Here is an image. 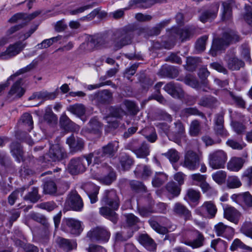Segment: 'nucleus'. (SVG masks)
<instances>
[{
  "label": "nucleus",
  "instance_id": "42",
  "mask_svg": "<svg viewBox=\"0 0 252 252\" xmlns=\"http://www.w3.org/2000/svg\"><path fill=\"white\" fill-rule=\"evenodd\" d=\"M123 104L125 106L127 110L133 115H136L139 111L138 107L132 101L125 99L123 101Z\"/></svg>",
  "mask_w": 252,
  "mask_h": 252
},
{
  "label": "nucleus",
  "instance_id": "32",
  "mask_svg": "<svg viewBox=\"0 0 252 252\" xmlns=\"http://www.w3.org/2000/svg\"><path fill=\"white\" fill-rule=\"evenodd\" d=\"M137 176H140L143 179H146L152 174V172L150 167L145 165H140L137 166L135 171Z\"/></svg>",
  "mask_w": 252,
  "mask_h": 252
},
{
  "label": "nucleus",
  "instance_id": "30",
  "mask_svg": "<svg viewBox=\"0 0 252 252\" xmlns=\"http://www.w3.org/2000/svg\"><path fill=\"white\" fill-rule=\"evenodd\" d=\"M228 68L232 70H238L245 65L244 62L236 57L229 58L227 60Z\"/></svg>",
  "mask_w": 252,
  "mask_h": 252
},
{
  "label": "nucleus",
  "instance_id": "49",
  "mask_svg": "<svg viewBox=\"0 0 252 252\" xmlns=\"http://www.w3.org/2000/svg\"><path fill=\"white\" fill-rule=\"evenodd\" d=\"M226 174L225 171L220 170L212 175L213 180L218 184H221L225 181Z\"/></svg>",
  "mask_w": 252,
  "mask_h": 252
},
{
  "label": "nucleus",
  "instance_id": "64",
  "mask_svg": "<svg viewBox=\"0 0 252 252\" xmlns=\"http://www.w3.org/2000/svg\"><path fill=\"white\" fill-rule=\"evenodd\" d=\"M246 14L244 18L245 21L249 24H252V7L250 5H245Z\"/></svg>",
  "mask_w": 252,
  "mask_h": 252
},
{
  "label": "nucleus",
  "instance_id": "46",
  "mask_svg": "<svg viewBox=\"0 0 252 252\" xmlns=\"http://www.w3.org/2000/svg\"><path fill=\"white\" fill-rule=\"evenodd\" d=\"M26 17H27L26 13H17L13 15L10 19H9L8 21L11 23L22 22V24L21 25H23L24 26L27 24Z\"/></svg>",
  "mask_w": 252,
  "mask_h": 252
},
{
  "label": "nucleus",
  "instance_id": "15",
  "mask_svg": "<svg viewBox=\"0 0 252 252\" xmlns=\"http://www.w3.org/2000/svg\"><path fill=\"white\" fill-rule=\"evenodd\" d=\"M175 215L183 217L185 220H189L191 218L190 211L183 204L180 202L175 203L172 209Z\"/></svg>",
  "mask_w": 252,
  "mask_h": 252
},
{
  "label": "nucleus",
  "instance_id": "27",
  "mask_svg": "<svg viewBox=\"0 0 252 252\" xmlns=\"http://www.w3.org/2000/svg\"><path fill=\"white\" fill-rule=\"evenodd\" d=\"M194 234L196 238L193 241H185V244L191 247L192 248H199L203 245L204 237L202 233L198 231H195Z\"/></svg>",
  "mask_w": 252,
  "mask_h": 252
},
{
  "label": "nucleus",
  "instance_id": "61",
  "mask_svg": "<svg viewBox=\"0 0 252 252\" xmlns=\"http://www.w3.org/2000/svg\"><path fill=\"white\" fill-rule=\"evenodd\" d=\"M208 39V36L204 35L199 38L196 43V48L199 51H203L205 49L206 42Z\"/></svg>",
  "mask_w": 252,
  "mask_h": 252
},
{
  "label": "nucleus",
  "instance_id": "57",
  "mask_svg": "<svg viewBox=\"0 0 252 252\" xmlns=\"http://www.w3.org/2000/svg\"><path fill=\"white\" fill-rule=\"evenodd\" d=\"M242 202L244 203V207L252 208V195L248 191L243 192Z\"/></svg>",
  "mask_w": 252,
  "mask_h": 252
},
{
  "label": "nucleus",
  "instance_id": "5",
  "mask_svg": "<svg viewBox=\"0 0 252 252\" xmlns=\"http://www.w3.org/2000/svg\"><path fill=\"white\" fill-rule=\"evenodd\" d=\"M66 153L63 148L58 144L52 145L48 153L44 157L45 159L51 161H59L66 158Z\"/></svg>",
  "mask_w": 252,
  "mask_h": 252
},
{
  "label": "nucleus",
  "instance_id": "16",
  "mask_svg": "<svg viewBox=\"0 0 252 252\" xmlns=\"http://www.w3.org/2000/svg\"><path fill=\"white\" fill-rule=\"evenodd\" d=\"M66 143L72 152H78L84 148V141L80 138H77L76 139L73 135H71L66 139Z\"/></svg>",
  "mask_w": 252,
  "mask_h": 252
},
{
  "label": "nucleus",
  "instance_id": "48",
  "mask_svg": "<svg viewBox=\"0 0 252 252\" xmlns=\"http://www.w3.org/2000/svg\"><path fill=\"white\" fill-rule=\"evenodd\" d=\"M149 222L151 226L158 233L161 234H165L167 233L168 230L166 227L160 226L153 219H150Z\"/></svg>",
  "mask_w": 252,
  "mask_h": 252
},
{
  "label": "nucleus",
  "instance_id": "53",
  "mask_svg": "<svg viewBox=\"0 0 252 252\" xmlns=\"http://www.w3.org/2000/svg\"><path fill=\"white\" fill-rule=\"evenodd\" d=\"M166 188L168 192L174 196H178L180 194V189L174 182H169L166 185Z\"/></svg>",
  "mask_w": 252,
  "mask_h": 252
},
{
  "label": "nucleus",
  "instance_id": "55",
  "mask_svg": "<svg viewBox=\"0 0 252 252\" xmlns=\"http://www.w3.org/2000/svg\"><path fill=\"white\" fill-rule=\"evenodd\" d=\"M169 23V20H165L157 24L154 27L151 31V34L152 35H157L160 32L161 29H162L165 26Z\"/></svg>",
  "mask_w": 252,
  "mask_h": 252
},
{
  "label": "nucleus",
  "instance_id": "59",
  "mask_svg": "<svg viewBox=\"0 0 252 252\" xmlns=\"http://www.w3.org/2000/svg\"><path fill=\"white\" fill-rule=\"evenodd\" d=\"M201 62V59L198 57H188L187 59V63L189 70L194 69L197 64Z\"/></svg>",
  "mask_w": 252,
  "mask_h": 252
},
{
  "label": "nucleus",
  "instance_id": "20",
  "mask_svg": "<svg viewBox=\"0 0 252 252\" xmlns=\"http://www.w3.org/2000/svg\"><path fill=\"white\" fill-rule=\"evenodd\" d=\"M119 148V142L115 141L109 142L106 145L103 146L101 150L107 157L112 158L115 156Z\"/></svg>",
  "mask_w": 252,
  "mask_h": 252
},
{
  "label": "nucleus",
  "instance_id": "29",
  "mask_svg": "<svg viewBox=\"0 0 252 252\" xmlns=\"http://www.w3.org/2000/svg\"><path fill=\"white\" fill-rule=\"evenodd\" d=\"M215 121L216 125L215 129L217 133L223 136H226L227 132L223 129V115L221 114L217 115Z\"/></svg>",
  "mask_w": 252,
  "mask_h": 252
},
{
  "label": "nucleus",
  "instance_id": "50",
  "mask_svg": "<svg viewBox=\"0 0 252 252\" xmlns=\"http://www.w3.org/2000/svg\"><path fill=\"white\" fill-rule=\"evenodd\" d=\"M57 191V186L55 183L52 181L46 182L44 185V191L46 193L52 194Z\"/></svg>",
  "mask_w": 252,
  "mask_h": 252
},
{
  "label": "nucleus",
  "instance_id": "63",
  "mask_svg": "<svg viewBox=\"0 0 252 252\" xmlns=\"http://www.w3.org/2000/svg\"><path fill=\"white\" fill-rule=\"evenodd\" d=\"M111 115L114 117L120 118L126 114V112L121 107H112L110 109Z\"/></svg>",
  "mask_w": 252,
  "mask_h": 252
},
{
  "label": "nucleus",
  "instance_id": "9",
  "mask_svg": "<svg viewBox=\"0 0 252 252\" xmlns=\"http://www.w3.org/2000/svg\"><path fill=\"white\" fill-rule=\"evenodd\" d=\"M65 206L70 209L79 211L83 207V203L79 195L75 191H71L68 195L65 201Z\"/></svg>",
  "mask_w": 252,
  "mask_h": 252
},
{
  "label": "nucleus",
  "instance_id": "45",
  "mask_svg": "<svg viewBox=\"0 0 252 252\" xmlns=\"http://www.w3.org/2000/svg\"><path fill=\"white\" fill-rule=\"evenodd\" d=\"M164 155L169 159L171 162H176L180 159V155L177 150L174 149H171Z\"/></svg>",
  "mask_w": 252,
  "mask_h": 252
},
{
  "label": "nucleus",
  "instance_id": "40",
  "mask_svg": "<svg viewBox=\"0 0 252 252\" xmlns=\"http://www.w3.org/2000/svg\"><path fill=\"white\" fill-rule=\"evenodd\" d=\"M201 196L199 191L193 189H189L187 191L186 198L193 203H198Z\"/></svg>",
  "mask_w": 252,
  "mask_h": 252
},
{
  "label": "nucleus",
  "instance_id": "43",
  "mask_svg": "<svg viewBox=\"0 0 252 252\" xmlns=\"http://www.w3.org/2000/svg\"><path fill=\"white\" fill-rule=\"evenodd\" d=\"M39 198L40 195L38 194V189L36 188H33L32 190L24 197L25 200H29L32 203L36 202Z\"/></svg>",
  "mask_w": 252,
  "mask_h": 252
},
{
  "label": "nucleus",
  "instance_id": "4",
  "mask_svg": "<svg viewBox=\"0 0 252 252\" xmlns=\"http://www.w3.org/2000/svg\"><path fill=\"white\" fill-rule=\"evenodd\" d=\"M26 43L20 40L10 44L6 50L0 53V59L7 60L19 54L26 47Z\"/></svg>",
  "mask_w": 252,
  "mask_h": 252
},
{
  "label": "nucleus",
  "instance_id": "34",
  "mask_svg": "<svg viewBox=\"0 0 252 252\" xmlns=\"http://www.w3.org/2000/svg\"><path fill=\"white\" fill-rule=\"evenodd\" d=\"M100 214L109 219L114 223L117 221V215L116 212L106 206L102 207L99 209Z\"/></svg>",
  "mask_w": 252,
  "mask_h": 252
},
{
  "label": "nucleus",
  "instance_id": "21",
  "mask_svg": "<svg viewBox=\"0 0 252 252\" xmlns=\"http://www.w3.org/2000/svg\"><path fill=\"white\" fill-rule=\"evenodd\" d=\"M66 225L69 228L71 233L78 235L82 230L81 222L73 219H66L65 220Z\"/></svg>",
  "mask_w": 252,
  "mask_h": 252
},
{
  "label": "nucleus",
  "instance_id": "36",
  "mask_svg": "<svg viewBox=\"0 0 252 252\" xmlns=\"http://www.w3.org/2000/svg\"><path fill=\"white\" fill-rule=\"evenodd\" d=\"M95 95L97 101L101 103H109L112 99V94L108 90H104Z\"/></svg>",
  "mask_w": 252,
  "mask_h": 252
},
{
  "label": "nucleus",
  "instance_id": "60",
  "mask_svg": "<svg viewBox=\"0 0 252 252\" xmlns=\"http://www.w3.org/2000/svg\"><path fill=\"white\" fill-rule=\"evenodd\" d=\"M238 248L248 250L252 251V248H251L249 246H247L243 242H242L239 239H236L234 240L233 243L232 244V245L230 247V249L232 251H234Z\"/></svg>",
  "mask_w": 252,
  "mask_h": 252
},
{
  "label": "nucleus",
  "instance_id": "37",
  "mask_svg": "<svg viewBox=\"0 0 252 252\" xmlns=\"http://www.w3.org/2000/svg\"><path fill=\"white\" fill-rule=\"evenodd\" d=\"M202 209H204L207 212L210 218H213L217 212V208L212 201H206L201 206Z\"/></svg>",
  "mask_w": 252,
  "mask_h": 252
},
{
  "label": "nucleus",
  "instance_id": "14",
  "mask_svg": "<svg viewBox=\"0 0 252 252\" xmlns=\"http://www.w3.org/2000/svg\"><path fill=\"white\" fill-rule=\"evenodd\" d=\"M21 80L17 81L12 86L8 92V97L16 99L22 97L25 94V90L21 86Z\"/></svg>",
  "mask_w": 252,
  "mask_h": 252
},
{
  "label": "nucleus",
  "instance_id": "56",
  "mask_svg": "<svg viewBox=\"0 0 252 252\" xmlns=\"http://www.w3.org/2000/svg\"><path fill=\"white\" fill-rule=\"evenodd\" d=\"M30 217L31 219L42 224L43 225L47 226L48 224L45 217L41 214L32 213L30 214Z\"/></svg>",
  "mask_w": 252,
  "mask_h": 252
},
{
  "label": "nucleus",
  "instance_id": "51",
  "mask_svg": "<svg viewBox=\"0 0 252 252\" xmlns=\"http://www.w3.org/2000/svg\"><path fill=\"white\" fill-rule=\"evenodd\" d=\"M0 165L2 170L8 171L12 166L11 161L3 154L0 153Z\"/></svg>",
  "mask_w": 252,
  "mask_h": 252
},
{
  "label": "nucleus",
  "instance_id": "19",
  "mask_svg": "<svg viewBox=\"0 0 252 252\" xmlns=\"http://www.w3.org/2000/svg\"><path fill=\"white\" fill-rule=\"evenodd\" d=\"M58 246L65 252L71 251L77 247L76 242L62 237H58L56 240Z\"/></svg>",
  "mask_w": 252,
  "mask_h": 252
},
{
  "label": "nucleus",
  "instance_id": "44",
  "mask_svg": "<svg viewBox=\"0 0 252 252\" xmlns=\"http://www.w3.org/2000/svg\"><path fill=\"white\" fill-rule=\"evenodd\" d=\"M120 162L124 169H129L133 163L132 159L126 154L121 156Z\"/></svg>",
  "mask_w": 252,
  "mask_h": 252
},
{
  "label": "nucleus",
  "instance_id": "1",
  "mask_svg": "<svg viewBox=\"0 0 252 252\" xmlns=\"http://www.w3.org/2000/svg\"><path fill=\"white\" fill-rule=\"evenodd\" d=\"M241 37L238 32L230 29H223L221 36L214 39L212 50L215 51L223 50L230 44L240 41Z\"/></svg>",
  "mask_w": 252,
  "mask_h": 252
},
{
  "label": "nucleus",
  "instance_id": "7",
  "mask_svg": "<svg viewBox=\"0 0 252 252\" xmlns=\"http://www.w3.org/2000/svg\"><path fill=\"white\" fill-rule=\"evenodd\" d=\"M101 202L103 205L111 207L113 210H117L120 205V201L116 190H106L104 192Z\"/></svg>",
  "mask_w": 252,
  "mask_h": 252
},
{
  "label": "nucleus",
  "instance_id": "35",
  "mask_svg": "<svg viewBox=\"0 0 252 252\" xmlns=\"http://www.w3.org/2000/svg\"><path fill=\"white\" fill-rule=\"evenodd\" d=\"M67 110L72 114L79 117L84 115L86 111L84 105L78 103L69 105L67 108Z\"/></svg>",
  "mask_w": 252,
  "mask_h": 252
},
{
  "label": "nucleus",
  "instance_id": "33",
  "mask_svg": "<svg viewBox=\"0 0 252 252\" xmlns=\"http://www.w3.org/2000/svg\"><path fill=\"white\" fill-rule=\"evenodd\" d=\"M167 180V175L162 172H156L152 179V185L154 187H159Z\"/></svg>",
  "mask_w": 252,
  "mask_h": 252
},
{
  "label": "nucleus",
  "instance_id": "13",
  "mask_svg": "<svg viewBox=\"0 0 252 252\" xmlns=\"http://www.w3.org/2000/svg\"><path fill=\"white\" fill-rule=\"evenodd\" d=\"M87 235L92 239L107 242L109 239L110 233L104 228L97 227L88 232Z\"/></svg>",
  "mask_w": 252,
  "mask_h": 252
},
{
  "label": "nucleus",
  "instance_id": "26",
  "mask_svg": "<svg viewBox=\"0 0 252 252\" xmlns=\"http://www.w3.org/2000/svg\"><path fill=\"white\" fill-rule=\"evenodd\" d=\"M11 153L18 162L24 161L23 152L18 142H13L10 146Z\"/></svg>",
  "mask_w": 252,
  "mask_h": 252
},
{
  "label": "nucleus",
  "instance_id": "17",
  "mask_svg": "<svg viewBox=\"0 0 252 252\" xmlns=\"http://www.w3.org/2000/svg\"><path fill=\"white\" fill-rule=\"evenodd\" d=\"M223 215L226 219L237 224L240 217V213L233 207L227 206L224 209Z\"/></svg>",
  "mask_w": 252,
  "mask_h": 252
},
{
  "label": "nucleus",
  "instance_id": "25",
  "mask_svg": "<svg viewBox=\"0 0 252 252\" xmlns=\"http://www.w3.org/2000/svg\"><path fill=\"white\" fill-rule=\"evenodd\" d=\"M196 28L194 26H190L183 29H179L176 32L179 35L182 41L187 40L191 37L195 32Z\"/></svg>",
  "mask_w": 252,
  "mask_h": 252
},
{
  "label": "nucleus",
  "instance_id": "10",
  "mask_svg": "<svg viewBox=\"0 0 252 252\" xmlns=\"http://www.w3.org/2000/svg\"><path fill=\"white\" fill-rule=\"evenodd\" d=\"M137 140H133L129 143V149L132 151L138 158H145L150 154L149 146L145 142H143L141 146L136 148L135 145L137 143Z\"/></svg>",
  "mask_w": 252,
  "mask_h": 252
},
{
  "label": "nucleus",
  "instance_id": "28",
  "mask_svg": "<svg viewBox=\"0 0 252 252\" xmlns=\"http://www.w3.org/2000/svg\"><path fill=\"white\" fill-rule=\"evenodd\" d=\"M102 129V125L96 118L90 120L87 127V130L92 133H99Z\"/></svg>",
  "mask_w": 252,
  "mask_h": 252
},
{
  "label": "nucleus",
  "instance_id": "62",
  "mask_svg": "<svg viewBox=\"0 0 252 252\" xmlns=\"http://www.w3.org/2000/svg\"><path fill=\"white\" fill-rule=\"evenodd\" d=\"M241 232L248 237L252 239V223L251 222L245 223L241 229Z\"/></svg>",
  "mask_w": 252,
  "mask_h": 252
},
{
  "label": "nucleus",
  "instance_id": "24",
  "mask_svg": "<svg viewBox=\"0 0 252 252\" xmlns=\"http://www.w3.org/2000/svg\"><path fill=\"white\" fill-rule=\"evenodd\" d=\"M139 241L149 251H155L156 250V244L147 234L141 235L139 238Z\"/></svg>",
  "mask_w": 252,
  "mask_h": 252
},
{
  "label": "nucleus",
  "instance_id": "11",
  "mask_svg": "<svg viewBox=\"0 0 252 252\" xmlns=\"http://www.w3.org/2000/svg\"><path fill=\"white\" fill-rule=\"evenodd\" d=\"M102 166H105V169L103 170H107L109 172L108 174L106 176H102V174L100 173H97L95 174H92L93 178L100 181L106 185H109L112 183L116 179L115 173L113 171L112 169L109 166H107V164L104 163L102 164Z\"/></svg>",
  "mask_w": 252,
  "mask_h": 252
},
{
  "label": "nucleus",
  "instance_id": "22",
  "mask_svg": "<svg viewBox=\"0 0 252 252\" xmlns=\"http://www.w3.org/2000/svg\"><path fill=\"white\" fill-rule=\"evenodd\" d=\"M60 123L62 126L66 130L78 131L79 126L72 122L65 114H63L60 118Z\"/></svg>",
  "mask_w": 252,
  "mask_h": 252
},
{
  "label": "nucleus",
  "instance_id": "23",
  "mask_svg": "<svg viewBox=\"0 0 252 252\" xmlns=\"http://www.w3.org/2000/svg\"><path fill=\"white\" fill-rule=\"evenodd\" d=\"M106 156L103 153L101 149L94 151L93 153H91L87 155V160L88 163H91L92 159L94 158V164H99L101 163L103 158Z\"/></svg>",
  "mask_w": 252,
  "mask_h": 252
},
{
  "label": "nucleus",
  "instance_id": "41",
  "mask_svg": "<svg viewBox=\"0 0 252 252\" xmlns=\"http://www.w3.org/2000/svg\"><path fill=\"white\" fill-rule=\"evenodd\" d=\"M105 43V40L101 36H91L88 40V44L96 47L103 46Z\"/></svg>",
  "mask_w": 252,
  "mask_h": 252
},
{
  "label": "nucleus",
  "instance_id": "38",
  "mask_svg": "<svg viewBox=\"0 0 252 252\" xmlns=\"http://www.w3.org/2000/svg\"><path fill=\"white\" fill-rule=\"evenodd\" d=\"M222 12L221 19L223 21L227 20L231 18L232 16V8L231 2L229 1H223L222 2Z\"/></svg>",
  "mask_w": 252,
  "mask_h": 252
},
{
  "label": "nucleus",
  "instance_id": "31",
  "mask_svg": "<svg viewBox=\"0 0 252 252\" xmlns=\"http://www.w3.org/2000/svg\"><path fill=\"white\" fill-rule=\"evenodd\" d=\"M243 163L242 158L234 157L227 163V168L232 171H238L242 167Z\"/></svg>",
  "mask_w": 252,
  "mask_h": 252
},
{
  "label": "nucleus",
  "instance_id": "8",
  "mask_svg": "<svg viewBox=\"0 0 252 252\" xmlns=\"http://www.w3.org/2000/svg\"><path fill=\"white\" fill-rule=\"evenodd\" d=\"M220 7L219 2L212 3L208 9L203 10L199 16V20L202 23L212 21L215 19L218 15Z\"/></svg>",
  "mask_w": 252,
  "mask_h": 252
},
{
  "label": "nucleus",
  "instance_id": "52",
  "mask_svg": "<svg viewBox=\"0 0 252 252\" xmlns=\"http://www.w3.org/2000/svg\"><path fill=\"white\" fill-rule=\"evenodd\" d=\"M227 186L231 189L237 188L241 186V183L237 177L229 176L227 179Z\"/></svg>",
  "mask_w": 252,
  "mask_h": 252
},
{
  "label": "nucleus",
  "instance_id": "54",
  "mask_svg": "<svg viewBox=\"0 0 252 252\" xmlns=\"http://www.w3.org/2000/svg\"><path fill=\"white\" fill-rule=\"evenodd\" d=\"M21 121L25 126H29L28 130L32 128L33 121L32 116L27 113H24L21 118Z\"/></svg>",
  "mask_w": 252,
  "mask_h": 252
},
{
  "label": "nucleus",
  "instance_id": "47",
  "mask_svg": "<svg viewBox=\"0 0 252 252\" xmlns=\"http://www.w3.org/2000/svg\"><path fill=\"white\" fill-rule=\"evenodd\" d=\"M201 130L200 123L197 120L193 121L190 125L189 133L192 136H197Z\"/></svg>",
  "mask_w": 252,
  "mask_h": 252
},
{
  "label": "nucleus",
  "instance_id": "39",
  "mask_svg": "<svg viewBox=\"0 0 252 252\" xmlns=\"http://www.w3.org/2000/svg\"><path fill=\"white\" fill-rule=\"evenodd\" d=\"M37 62L36 61H33L30 64L26 66V67L22 68L17 71L15 74L11 75L7 79V81L12 80L16 76L20 75L21 74L29 72L32 70L37 65Z\"/></svg>",
  "mask_w": 252,
  "mask_h": 252
},
{
  "label": "nucleus",
  "instance_id": "18",
  "mask_svg": "<svg viewBox=\"0 0 252 252\" xmlns=\"http://www.w3.org/2000/svg\"><path fill=\"white\" fill-rule=\"evenodd\" d=\"M164 90L174 97H179L184 94V91L181 86L173 82L167 84L164 87Z\"/></svg>",
  "mask_w": 252,
  "mask_h": 252
},
{
  "label": "nucleus",
  "instance_id": "6",
  "mask_svg": "<svg viewBox=\"0 0 252 252\" xmlns=\"http://www.w3.org/2000/svg\"><path fill=\"white\" fill-rule=\"evenodd\" d=\"M200 158L195 152L189 150L187 151L184 157V161L182 165L190 170L196 169L199 165Z\"/></svg>",
  "mask_w": 252,
  "mask_h": 252
},
{
  "label": "nucleus",
  "instance_id": "12",
  "mask_svg": "<svg viewBox=\"0 0 252 252\" xmlns=\"http://www.w3.org/2000/svg\"><path fill=\"white\" fill-rule=\"evenodd\" d=\"M133 35V34L130 32H125L122 33L121 36L114 41V49L118 50L124 46L130 44L131 43Z\"/></svg>",
  "mask_w": 252,
  "mask_h": 252
},
{
  "label": "nucleus",
  "instance_id": "58",
  "mask_svg": "<svg viewBox=\"0 0 252 252\" xmlns=\"http://www.w3.org/2000/svg\"><path fill=\"white\" fill-rule=\"evenodd\" d=\"M226 229H230L232 230L231 227H228L226 225H224L222 222H219L215 225V230L217 235L219 236H221L226 231Z\"/></svg>",
  "mask_w": 252,
  "mask_h": 252
},
{
  "label": "nucleus",
  "instance_id": "3",
  "mask_svg": "<svg viewBox=\"0 0 252 252\" xmlns=\"http://www.w3.org/2000/svg\"><path fill=\"white\" fill-rule=\"evenodd\" d=\"M227 160V155L222 150H218L209 156L210 166L214 169L224 168Z\"/></svg>",
  "mask_w": 252,
  "mask_h": 252
},
{
  "label": "nucleus",
  "instance_id": "2",
  "mask_svg": "<svg viewBox=\"0 0 252 252\" xmlns=\"http://www.w3.org/2000/svg\"><path fill=\"white\" fill-rule=\"evenodd\" d=\"M90 165V163H88L87 155H86L71 159L68 163V168L70 173L76 174L85 171Z\"/></svg>",
  "mask_w": 252,
  "mask_h": 252
}]
</instances>
